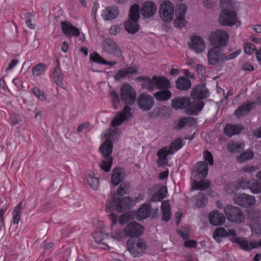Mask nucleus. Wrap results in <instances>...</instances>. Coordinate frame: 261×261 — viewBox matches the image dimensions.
<instances>
[{
  "label": "nucleus",
  "instance_id": "f257e3e1",
  "mask_svg": "<svg viewBox=\"0 0 261 261\" xmlns=\"http://www.w3.org/2000/svg\"><path fill=\"white\" fill-rule=\"evenodd\" d=\"M136 92L135 89L129 83L123 84L120 88V98L125 105L123 110L118 112L111 122L113 127L120 125L123 121L132 117L131 108L136 100Z\"/></svg>",
  "mask_w": 261,
  "mask_h": 261
},
{
  "label": "nucleus",
  "instance_id": "f03ea898",
  "mask_svg": "<svg viewBox=\"0 0 261 261\" xmlns=\"http://www.w3.org/2000/svg\"><path fill=\"white\" fill-rule=\"evenodd\" d=\"M133 202V199L129 197L121 199L114 195L108 200L105 211L106 212H110L117 210V212L121 213L132 206Z\"/></svg>",
  "mask_w": 261,
  "mask_h": 261
},
{
  "label": "nucleus",
  "instance_id": "7ed1b4c3",
  "mask_svg": "<svg viewBox=\"0 0 261 261\" xmlns=\"http://www.w3.org/2000/svg\"><path fill=\"white\" fill-rule=\"evenodd\" d=\"M113 147V142L109 139L105 141L99 147V151L104 158L100 164V167L106 172L110 171L112 167L113 159L111 154Z\"/></svg>",
  "mask_w": 261,
  "mask_h": 261
},
{
  "label": "nucleus",
  "instance_id": "20e7f679",
  "mask_svg": "<svg viewBox=\"0 0 261 261\" xmlns=\"http://www.w3.org/2000/svg\"><path fill=\"white\" fill-rule=\"evenodd\" d=\"M127 249L132 256L137 257L144 254L147 248V245L146 242L142 239L127 242Z\"/></svg>",
  "mask_w": 261,
  "mask_h": 261
},
{
  "label": "nucleus",
  "instance_id": "39448f33",
  "mask_svg": "<svg viewBox=\"0 0 261 261\" xmlns=\"http://www.w3.org/2000/svg\"><path fill=\"white\" fill-rule=\"evenodd\" d=\"M228 34L224 30H217L212 32L210 36V42L214 47H219L227 45Z\"/></svg>",
  "mask_w": 261,
  "mask_h": 261
},
{
  "label": "nucleus",
  "instance_id": "423d86ee",
  "mask_svg": "<svg viewBox=\"0 0 261 261\" xmlns=\"http://www.w3.org/2000/svg\"><path fill=\"white\" fill-rule=\"evenodd\" d=\"M224 212L229 221L240 223L245 220L244 213L238 207L227 205Z\"/></svg>",
  "mask_w": 261,
  "mask_h": 261
},
{
  "label": "nucleus",
  "instance_id": "0eeeda50",
  "mask_svg": "<svg viewBox=\"0 0 261 261\" xmlns=\"http://www.w3.org/2000/svg\"><path fill=\"white\" fill-rule=\"evenodd\" d=\"M160 16L165 22H170L173 18L174 6L169 1L165 2L160 5Z\"/></svg>",
  "mask_w": 261,
  "mask_h": 261
},
{
  "label": "nucleus",
  "instance_id": "6e6552de",
  "mask_svg": "<svg viewBox=\"0 0 261 261\" xmlns=\"http://www.w3.org/2000/svg\"><path fill=\"white\" fill-rule=\"evenodd\" d=\"M219 21L222 25H233L237 22V14L234 11L223 9L220 14Z\"/></svg>",
  "mask_w": 261,
  "mask_h": 261
},
{
  "label": "nucleus",
  "instance_id": "1a4fd4ad",
  "mask_svg": "<svg viewBox=\"0 0 261 261\" xmlns=\"http://www.w3.org/2000/svg\"><path fill=\"white\" fill-rule=\"evenodd\" d=\"M137 102L138 107L143 111L151 110L154 103V100L151 95L143 93L139 95Z\"/></svg>",
  "mask_w": 261,
  "mask_h": 261
},
{
  "label": "nucleus",
  "instance_id": "9d476101",
  "mask_svg": "<svg viewBox=\"0 0 261 261\" xmlns=\"http://www.w3.org/2000/svg\"><path fill=\"white\" fill-rule=\"evenodd\" d=\"M103 51L107 54L114 56L121 55V49L117 44L112 39L106 38L103 40L102 44Z\"/></svg>",
  "mask_w": 261,
  "mask_h": 261
},
{
  "label": "nucleus",
  "instance_id": "9b49d317",
  "mask_svg": "<svg viewBox=\"0 0 261 261\" xmlns=\"http://www.w3.org/2000/svg\"><path fill=\"white\" fill-rule=\"evenodd\" d=\"M236 204L244 207H250L255 203L254 196L246 194H237L234 196Z\"/></svg>",
  "mask_w": 261,
  "mask_h": 261
},
{
  "label": "nucleus",
  "instance_id": "f8f14e48",
  "mask_svg": "<svg viewBox=\"0 0 261 261\" xmlns=\"http://www.w3.org/2000/svg\"><path fill=\"white\" fill-rule=\"evenodd\" d=\"M144 231V227L136 222L128 223L124 229L126 237L130 238L139 237Z\"/></svg>",
  "mask_w": 261,
  "mask_h": 261
},
{
  "label": "nucleus",
  "instance_id": "ddd939ff",
  "mask_svg": "<svg viewBox=\"0 0 261 261\" xmlns=\"http://www.w3.org/2000/svg\"><path fill=\"white\" fill-rule=\"evenodd\" d=\"M61 28L63 34L67 37H77L80 34V30L73 26L68 21H62L61 22Z\"/></svg>",
  "mask_w": 261,
  "mask_h": 261
},
{
  "label": "nucleus",
  "instance_id": "4468645a",
  "mask_svg": "<svg viewBox=\"0 0 261 261\" xmlns=\"http://www.w3.org/2000/svg\"><path fill=\"white\" fill-rule=\"evenodd\" d=\"M222 49L218 47L210 48L207 53V57L209 64L215 65L217 64L220 59L222 58Z\"/></svg>",
  "mask_w": 261,
  "mask_h": 261
},
{
  "label": "nucleus",
  "instance_id": "2eb2a0df",
  "mask_svg": "<svg viewBox=\"0 0 261 261\" xmlns=\"http://www.w3.org/2000/svg\"><path fill=\"white\" fill-rule=\"evenodd\" d=\"M189 47L196 53H200L205 49V43L203 38L199 36H194L191 38Z\"/></svg>",
  "mask_w": 261,
  "mask_h": 261
},
{
  "label": "nucleus",
  "instance_id": "dca6fc26",
  "mask_svg": "<svg viewBox=\"0 0 261 261\" xmlns=\"http://www.w3.org/2000/svg\"><path fill=\"white\" fill-rule=\"evenodd\" d=\"M194 176L198 178H205L207 175L208 167L204 161L198 162L193 167Z\"/></svg>",
  "mask_w": 261,
  "mask_h": 261
},
{
  "label": "nucleus",
  "instance_id": "f3484780",
  "mask_svg": "<svg viewBox=\"0 0 261 261\" xmlns=\"http://www.w3.org/2000/svg\"><path fill=\"white\" fill-rule=\"evenodd\" d=\"M191 96L193 100L204 99L209 96L208 91L204 85H198L193 89Z\"/></svg>",
  "mask_w": 261,
  "mask_h": 261
},
{
  "label": "nucleus",
  "instance_id": "a211bd4d",
  "mask_svg": "<svg viewBox=\"0 0 261 261\" xmlns=\"http://www.w3.org/2000/svg\"><path fill=\"white\" fill-rule=\"evenodd\" d=\"M233 242L238 244L240 248L245 251H250L251 249L261 247V239L258 242H249L246 240H241L239 238H236Z\"/></svg>",
  "mask_w": 261,
  "mask_h": 261
},
{
  "label": "nucleus",
  "instance_id": "6ab92c4d",
  "mask_svg": "<svg viewBox=\"0 0 261 261\" xmlns=\"http://www.w3.org/2000/svg\"><path fill=\"white\" fill-rule=\"evenodd\" d=\"M208 220L210 224L213 225H221L225 221V216L218 210H214L209 213Z\"/></svg>",
  "mask_w": 261,
  "mask_h": 261
},
{
  "label": "nucleus",
  "instance_id": "aec40b11",
  "mask_svg": "<svg viewBox=\"0 0 261 261\" xmlns=\"http://www.w3.org/2000/svg\"><path fill=\"white\" fill-rule=\"evenodd\" d=\"M187 11V6L184 4H180L175 11L176 19L174 21V25L177 28H181L184 25L183 20Z\"/></svg>",
  "mask_w": 261,
  "mask_h": 261
},
{
  "label": "nucleus",
  "instance_id": "412c9836",
  "mask_svg": "<svg viewBox=\"0 0 261 261\" xmlns=\"http://www.w3.org/2000/svg\"><path fill=\"white\" fill-rule=\"evenodd\" d=\"M170 154L172 153L167 146H164L157 151V163L159 167H163L167 165V156Z\"/></svg>",
  "mask_w": 261,
  "mask_h": 261
},
{
  "label": "nucleus",
  "instance_id": "4be33fe9",
  "mask_svg": "<svg viewBox=\"0 0 261 261\" xmlns=\"http://www.w3.org/2000/svg\"><path fill=\"white\" fill-rule=\"evenodd\" d=\"M156 11V6L153 2H146L141 9L142 15L146 18H150L154 15Z\"/></svg>",
  "mask_w": 261,
  "mask_h": 261
},
{
  "label": "nucleus",
  "instance_id": "5701e85b",
  "mask_svg": "<svg viewBox=\"0 0 261 261\" xmlns=\"http://www.w3.org/2000/svg\"><path fill=\"white\" fill-rule=\"evenodd\" d=\"M155 87L158 89H169L171 88L170 81L164 75H153Z\"/></svg>",
  "mask_w": 261,
  "mask_h": 261
},
{
  "label": "nucleus",
  "instance_id": "b1692460",
  "mask_svg": "<svg viewBox=\"0 0 261 261\" xmlns=\"http://www.w3.org/2000/svg\"><path fill=\"white\" fill-rule=\"evenodd\" d=\"M190 104V98L189 97H178L171 101V106L175 110L184 109Z\"/></svg>",
  "mask_w": 261,
  "mask_h": 261
},
{
  "label": "nucleus",
  "instance_id": "393cba45",
  "mask_svg": "<svg viewBox=\"0 0 261 261\" xmlns=\"http://www.w3.org/2000/svg\"><path fill=\"white\" fill-rule=\"evenodd\" d=\"M151 210V205L150 204H142L137 212V219L141 221L147 218L150 215Z\"/></svg>",
  "mask_w": 261,
  "mask_h": 261
},
{
  "label": "nucleus",
  "instance_id": "a878e982",
  "mask_svg": "<svg viewBox=\"0 0 261 261\" xmlns=\"http://www.w3.org/2000/svg\"><path fill=\"white\" fill-rule=\"evenodd\" d=\"M244 129V126L241 124H232L227 123L225 126L224 133L228 137L238 135Z\"/></svg>",
  "mask_w": 261,
  "mask_h": 261
},
{
  "label": "nucleus",
  "instance_id": "bb28decb",
  "mask_svg": "<svg viewBox=\"0 0 261 261\" xmlns=\"http://www.w3.org/2000/svg\"><path fill=\"white\" fill-rule=\"evenodd\" d=\"M119 14V9L117 7H109L101 12V17L106 20H111L116 18Z\"/></svg>",
  "mask_w": 261,
  "mask_h": 261
},
{
  "label": "nucleus",
  "instance_id": "cd10ccee",
  "mask_svg": "<svg viewBox=\"0 0 261 261\" xmlns=\"http://www.w3.org/2000/svg\"><path fill=\"white\" fill-rule=\"evenodd\" d=\"M204 106V103L201 99L193 100L189 105L188 112L191 115H197Z\"/></svg>",
  "mask_w": 261,
  "mask_h": 261
},
{
  "label": "nucleus",
  "instance_id": "c85d7f7f",
  "mask_svg": "<svg viewBox=\"0 0 261 261\" xmlns=\"http://www.w3.org/2000/svg\"><path fill=\"white\" fill-rule=\"evenodd\" d=\"M124 179L123 169L120 167H116L113 170L111 176L112 184L114 186H117Z\"/></svg>",
  "mask_w": 261,
  "mask_h": 261
},
{
  "label": "nucleus",
  "instance_id": "c756f323",
  "mask_svg": "<svg viewBox=\"0 0 261 261\" xmlns=\"http://www.w3.org/2000/svg\"><path fill=\"white\" fill-rule=\"evenodd\" d=\"M92 236L97 244L102 245L101 248L106 249L109 247L106 242L108 237V233H105L100 231L94 232Z\"/></svg>",
  "mask_w": 261,
  "mask_h": 261
},
{
  "label": "nucleus",
  "instance_id": "7c9ffc66",
  "mask_svg": "<svg viewBox=\"0 0 261 261\" xmlns=\"http://www.w3.org/2000/svg\"><path fill=\"white\" fill-rule=\"evenodd\" d=\"M53 77L58 86L62 88H65V85L63 82V74L61 72L58 64L56 65L53 70Z\"/></svg>",
  "mask_w": 261,
  "mask_h": 261
},
{
  "label": "nucleus",
  "instance_id": "2f4dec72",
  "mask_svg": "<svg viewBox=\"0 0 261 261\" xmlns=\"http://www.w3.org/2000/svg\"><path fill=\"white\" fill-rule=\"evenodd\" d=\"M167 193V187L165 186L161 187L157 192L152 194L149 200V202H154L161 201L165 198Z\"/></svg>",
  "mask_w": 261,
  "mask_h": 261
},
{
  "label": "nucleus",
  "instance_id": "473e14b6",
  "mask_svg": "<svg viewBox=\"0 0 261 261\" xmlns=\"http://www.w3.org/2000/svg\"><path fill=\"white\" fill-rule=\"evenodd\" d=\"M161 210L162 212V220L168 222L171 217V208L168 201H164L162 203Z\"/></svg>",
  "mask_w": 261,
  "mask_h": 261
},
{
  "label": "nucleus",
  "instance_id": "72a5a7b5",
  "mask_svg": "<svg viewBox=\"0 0 261 261\" xmlns=\"http://www.w3.org/2000/svg\"><path fill=\"white\" fill-rule=\"evenodd\" d=\"M253 102L243 103L235 111L234 114L237 117H240L246 114L252 109Z\"/></svg>",
  "mask_w": 261,
  "mask_h": 261
},
{
  "label": "nucleus",
  "instance_id": "f704fd0d",
  "mask_svg": "<svg viewBox=\"0 0 261 261\" xmlns=\"http://www.w3.org/2000/svg\"><path fill=\"white\" fill-rule=\"evenodd\" d=\"M191 86L190 79L186 76H181L177 79L176 82V86L177 89L180 90H187Z\"/></svg>",
  "mask_w": 261,
  "mask_h": 261
},
{
  "label": "nucleus",
  "instance_id": "c9c22d12",
  "mask_svg": "<svg viewBox=\"0 0 261 261\" xmlns=\"http://www.w3.org/2000/svg\"><path fill=\"white\" fill-rule=\"evenodd\" d=\"M245 147L243 143L234 141L229 142L227 145V149L230 153L240 152Z\"/></svg>",
  "mask_w": 261,
  "mask_h": 261
},
{
  "label": "nucleus",
  "instance_id": "e433bc0d",
  "mask_svg": "<svg viewBox=\"0 0 261 261\" xmlns=\"http://www.w3.org/2000/svg\"><path fill=\"white\" fill-rule=\"evenodd\" d=\"M211 186L209 181L205 180L204 178H200L199 181L194 180L192 185L193 190H205Z\"/></svg>",
  "mask_w": 261,
  "mask_h": 261
},
{
  "label": "nucleus",
  "instance_id": "4c0bfd02",
  "mask_svg": "<svg viewBox=\"0 0 261 261\" xmlns=\"http://www.w3.org/2000/svg\"><path fill=\"white\" fill-rule=\"evenodd\" d=\"M125 30L129 34H134L137 33L139 27L138 21H135L132 20H128L124 23Z\"/></svg>",
  "mask_w": 261,
  "mask_h": 261
},
{
  "label": "nucleus",
  "instance_id": "58836bf2",
  "mask_svg": "<svg viewBox=\"0 0 261 261\" xmlns=\"http://www.w3.org/2000/svg\"><path fill=\"white\" fill-rule=\"evenodd\" d=\"M154 94V98L159 101H164L169 99L172 95V93L168 89H162Z\"/></svg>",
  "mask_w": 261,
  "mask_h": 261
},
{
  "label": "nucleus",
  "instance_id": "ea45409f",
  "mask_svg": "<svg viewBox=\"0 0 261 261\" xmlns=\"http://www.w3.org/2000/svg\"><path fill=\"white\" fill-rule=\"evenodd\" d=\"M185 144V142L181 138H178L172 141L168 147L170 151H171V153H173V152L177 151L180 149Z\"/></svg>",
  "mask_w": 261,
  "mask_h": 261
},
{
  "label": "nucleus",
  "instance_id": "a19ab883",
  "mask_svg": "<svg viewBox=\"0 0 261 261\" xmlns=\"http://www.w3.org/2000/svg\"><path fill=\"white\" fill-rule=\"evenodd\" d=\"M196 120L193 117H184L179 120L176 128L181 129L186 125L192 126L195 124Z\"/></svg>",
  "mask_w": 261,
  "mask_h": 261
},
{
  "label": "nucleus",
  "instance_id": "79ce46f5",
  "mask_svg": "<svg viewBox=\"0 0 261 261\" xmlns=\"http://www.w3.org/2000/svg\"><path fill=\"white\" fill-rule=\"evenodd\" d=\"M140 18L139 6L138 4H133L130 8L129 13V19L138 21Z\"/></svg>",
  "mask_w": 261,
  "mask_h": 261
},
{
  "label": "nucleus",
  "instance_id": "37998d69",
  "mask_svg": "<svg viewBox=\"0 0 261 261\" xmlns=\"http://www.w3.org/2000/svg\"><path fill=\"white\" fill-rule=\"evenodd\" d=\"M22 209V203L19 202L14 207L12 212L13 223L14 224H18L20 220L21 211Z\"/></svg>",
  "mask_w": 261,
  "mask_h": 261
},
{
  "label": "nucleus",
  "instance_id": "c03bdc74",
  "mask_svg": "<svg viewBox=\"0 0 261 261\" xmlns=\"http://www.w3.org/2000/svg\"><path fill=\"white\" fill-rule=\"evenodd\" d=\"M230 234L227 230L223 227H218L215 229L213 233L214 239L218 242L220 241V239L223 237H226Z\"/></svg>",
  "mask_w": 261,
  "mask_h": 261
},
{
  "label": "nucleus",
  "instance_id": "a18cd8bd",
  "mask_svg": "<svg viewBox=\"0 0 261 261\" xmlns=\"http://www.w3.org/2000/svg\"><path fill=\"white\" fill-rule=\"evenodd\" d=\"M47 68L45 64L41 63H39L32 68V75L34 76H39L44 73Z\"/></svg>",
  "mask_w": 261,
  "mask_h": 261
},
{
  "label": "nucleus",
  "instance_id": "49530a36",
  "mask_svg": "<svg viewBox=\"0 0 261 261\" xmlns=\"http://www.w3.org/2000/svg\"><path fill=\"white\" fill-rule=\"evenodd\" d=\"M250 190L254 194L261 193V181L255 179H251Z\"/></svg>",
  "mask_w": 261,
  "mask_h": 261
},
{
  "label": "nucleus",
  "instance_id": "de8ad7c7",
  "mask_svg": "<svg viewBox=\"0 0 261 261\" xmlns=\"http://www.w3.org/2000/svg\"><path fill=\"white\" fill-rule=\"evenodd\" d=\"M94 173H90L87 177V182L90 187L93 190H96L98 187V179L94 177Z\"/></svg>",
  "mask_w": 261,
  "mask_h": 261
},
{
  "label": "nucleus",
  "instance_id": "09e8293b",
  "mask_svg": "<svg viewBox=\"0 0 261 261\" xmlns=\"http://www.w3.org/2000/svg\"><path fill=\"white\" fill-rule=\"evenodd\" d=\"M254 156L253 152L251 150H246L242 153L238 157V160L240 162L252 159Z\"/></svg>",
  "mask_w": 261,
  "mask_h": 261
},
{
  "label": "nucleus",
  "instance_id": "8fccbe9b",
  "mask_svg": "<svg viewBox=\"0 0 261 261\" xmlns=\"http://www.w3.org/2000/svg\"><path fill=\"white\" fill-rule=\"evenodd\" d=\"M142 85L143 88L148 90H151L155 87V84L153 80V76L152 79L147 77H144L143 80Z\"/></svg>",
  "mask_w": 261,
  "mask_h": 261
},
{
  "label": "nucleus",
  "instance_id": "3c124183",
  "mask_svg": "<svg viewBox=\"0 0 261 261\" xmlns=\"http://www.w3.org/2000/svg\"><path fill=\"white\" fill-rule=\"evenodd\" d=\"M110 236L114 240L120 241L125 236L124 230L118 229L115 231H113L110 233Z\"/></svg>",
  "mask_w": 261,
  "mask_h": 261
},
{
  "label": "nucleus",
  "instance_id": "603ef678",
  "mask_svg": "<svg viewBox=\"0 0 261 261\" xmlns=\"http://www.w3.org/2000/svg\"><path fill=\"white\" fill-rule=\"evenodd\" d=\"M203 157L204 162L207 164V166H212L214 165V157L212 153L208 150H206L203 152Z\"/></svg>",
  "mask_w": 261,
  "mask_h": 261
},
{
  "label": "nucleus",
  "instance_id": "864d4df0",
  "mask_svg": "<svg viewBox=\"0 0 261 261\" xmlns=\"http://www.w3.org/2000/svg\"><path fill=\"white\" fill-rule=\"evenodd\" d=\"M109 95L111 102L114 108L116 109L120 102L119 94L116 91H113L110 92Z\"/></svg>",
  "mask_w": 261,
  "mask_h": 261
},
{
  "label": "nucleus",
  "instance_id": "5fc2aeb1",
  "mask_svg": "<svg viewBox=\"0 0 261 261\" xmlns=\"http://www.w3.org/2000/svg\"><path fill=\"white\" fill-rule=\"evenodd\" d=\"M129 185L126 183L123 182H121L119 186L118 187L116 194L117 195L123 196L126 194V191L128 190Z\"/></svg>",
  "mask_w": 261,
  "mask_h": 261
},
{
  "label": "nucleus",
  "instance_id": "6e6d98bb",
  "mask_svg": "<svg viewBox=\"0 0 261 261\" xmlns=\"http://www.w3.org/2000/svg\"><path fill=\"white\" fill-rule=\"evenodd\" d=\"M91 60L95 63L103 64H106L105 60L102 58L97 52H95L90 55Z\"/></svg>",
  "mask_w": 261,
  "mask_h": 261
},
{
  "label": "nucleus",
  "instance_id": "4d7b16f0",
  "mask_svg": "<svg viewBox=\"0 0 261 261\" xmlns=\"http://www.w3.org/2000/svg\"><path fill=\"white\" fill-rule=\"evenodd\" d=\"M32 92L40 100L43 101L46 100V97L44 93L40 90L38 87H34L33 88Z\"/></svg>",
  "mask_w": 261,
  "mask_h": 261
},
{
  "label": "nucleus",
  "instance_id": "13d9d810",
  "mask_svg": "<svg viewBox=\"0 0 261 261\" xmlns=\"http://www.w3.org/2000/svg\"><path fill=\"white\" fill-rule=\"evenodd\" d=\"M24 18L26 20L25 23L27 27L31 29H34L35 28V24L32 22V18L34 17L32 14L27 12L24 14Z\"/></svg>",
  "mask_w": 261,
  "mask_h": 261
},
{
  "label": "nucleus",
  "instance_id": "bf43d9fd",
  "mask_svg": "<svg viewBox=\"0 0 261 261\" xmlns=\"http://www.w3.org/2000/svg\"><path fill=\"white\" fill-rule=\"evenodd\" d=\"M244 49L245 52L248 55H251L256 50L255 46L250 42H247L245 43L244 45Z\"/></svg>",
  "mask_w": 261,
  "mask_h": 261
},
{
  "label": "nucleus",
  "instance_id": "052dcab7",
  "mask_svg": "<svg viewBox=\"0 0 261 261\" xmlns=\"http://www.w3.org/2000/svg\"><path fill=\"white\" fill-rule=\"evenodd\" d=\"M9 120L10 124L13 126L18 124L21 121L20 116L15 113L10 115Z\"/></svg>",
  "mask_w": 261,
  "mask_h": 261
},
{
  "label": "nucleus",
  "instance_id": "680f3d73",
  "mask_svg": "<svg viewBox=\"0 0 261 261\" xmlns=\"http://www.w3.org/2000/svg\"><path fill=\"white\" fill-rule=\"evenodd\" d=\"M113 211L110 212V214L108 215L109 220H110L111 224L110 226L112 230L114 228L115 226L117 225L118 223V217L117 216L113 213Z\"/></svg>",
  "mask_w": 261,
  "mask_h": 261
},
{
  "label": "nucleus",
  "instance_id": "e2e57ef3",
  "mask_svg": "<svg viewBox=\"0 0 261 261\" xmlns=\"http://www.w3.org/2000/svg\"><path fill=\"white\" fill-rule=\"evenodd\" d=\"M250 180L247 181L245 180H240L237 185V189H242L246 190L249 189L250 190Z\"/></svg>",
  "mask_w": 261,
  "mask_h": 261
},
{
  "label": "nucleus",
  "instance_id": "0e129e2a",
  "mask_svg": "<svg viewBox=\"0 0 261 261\" xmlns=\"http://www.w3.org/2000/svg\"><path fill=\"white\" fill-rule=\"evenodd\" d=\"M177 233L184 240H188L190 236V231L187 228H184V230L177 229Z\"/></svg>",
  "mask_w": 261,
  "mask_h": 261
},
{
  "label": "nucleus",
  "instance_id": "69168bd1",
  "mask_svg": "<svg viewBox=\"0 0 261 261\" xmlns=\"http://www.w3.org/2000/svg\"><path fill=\"white\" fill-rule=\"evenodd\" d=\"M207 202V199L205 195H203L199 197L196 204L198 207H201L204 206Z\"/></svg>",
  "mask_w": 261,
  "mask_h": 261
},
{
  "label": "nucleus",
  "instance_id": "338daca9",
  "mask_svg": "<svg viewBox=\"0 0 261 261\" xmlns=\"http://www.w3.org/2000/svg\"><path fill=\"white\" fill-rule=\"evenodd\" d=\"M241 53L240 49H238L236 51L230 53L229 55L226 56L223 59L225 60H229L236 58Z\"/></svg>",
  "mask_w": 261,
  "mask_h": 261
},
{
  "label": "nucleus",
  "instance_id": "774afa93",
  "mask_svg": "<svg viewBox=\"0 0 261 261\" xmlns=\"http://www.w3.org/2000/svg\"><path fill=\"white\" fill-rule=\"evenodd\" d=\"M233 0H221L220 5L223 8H229L232 6Z\"/></svg>",
  "mask_w": 261,
  "mask_h": 261
}]
</instances>
